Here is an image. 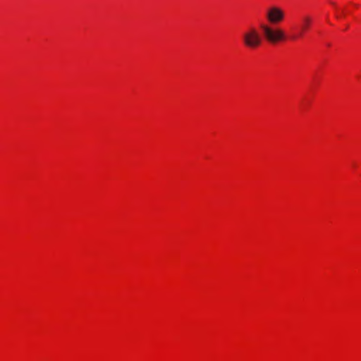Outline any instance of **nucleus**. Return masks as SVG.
I'll return each mask as SVG.
<instances>
[{
  "label": "nucleus",
  "instance_id": "f257e3e1",
  "mask_svg": "<svg viewBox=\"0 0 361 361\" xmlns=\"http://www.w3.org/2000/svg\"><path fill=\"white\" fill-rule=\"evenodd\" d=\"M260 28L266 40L271 44L277 43L286 39L285 32L280 27L262 24Z\"/></svg>",
  "mask_w": 361,
  "mask_h": 361
},
{
  "label": "nucleus",
  "instance_id": "20e7f679",
  "mask_svg": "<svg viewBox=\"0 0 361 361\" xmlns=\"http://www.w3.org/2000/svg\"><path fill=\"white\" fill-rule=\"evenodd\" d=\"M311 22H312V20L310 16H305L303 18V23L302 25V30L305 31V30H307L309 27L310 25L311 24Z\"/></svg>",
  "mask_w": 361,
  "mask_h": 361
},
{
  "label": "nucleus",
  "instance_id": "7ed1b4c3",
  "mask_svg": "<svg viewBox=\"0 0 361 361\" xmlns=\"http://www.w3.org/2000/svg\"><path fill=\"white\" fill-rule=\"evenodd\" d=\"M284 17V11L276 6L270 7L266 12V18L267 21L272 25H276L282 22Z\"/></svg>",
  "mask_w": 361,
  "mask_h": 361
},
{
  "label": "nucleus",
  "instance_id": "f03ea898",
  "mask_svg": "<svg viewBox=\"0 0 361 361\" xmlns=\"http://www.w3.org/2000/svg\"><path fill=\"white\" fill-rule=\"evenodd\" d=\"M244 45L250 49H255L261 45L262 39L258 31L251 27L247 30L242 36Z\"/></svg>",
  "mask_w": 361,
  "mask_h": 361
}]
</instances>
